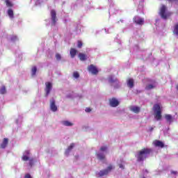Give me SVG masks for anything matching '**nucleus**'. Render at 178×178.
<instances>
[{"label":"nucleus","instance_id":"f257e3e1","mask_svg":"<svg viewBox=\"0 0 178 178\" xmlns=\"http://www.w3.org/2000/svg\"><path fill=\"white\" fill-rule=\"evenodd\" d=\"M152 152V149L149 148H143L138 152L136 158L138 162H143L144 159H147V156Z\"/></svg>","mask_w":178,"mask_h":178},{"label":"nucleus","instance_id":"f03ea898","mask_svg":"<svg viewBox=\"0 0 178 178\" xmlns=\"http://www.w3.org/2000/svg\"><path fill=\"white\" fill-rule=\"evenodd\" d=\"M166 10H168V8H166V6L162 5L160 8L159 15L161 18L164 19L165 20H166L168 17H170V16L172 15V13L166 12Z\"/></svg>","mask_w":178,"mask_h":178},{"label":"nucleus","instance_id":"7ed1b4c3","mask_svg":"<svg viewBox=\"0 0 178 178\" xmlns=\"http://www.w3.org/2000/svg\"><path fill=\"white\" fill-rule=\"evenodd\" d=\"M154 118L156 120H161L162 119V111H161V106L159 104H154Z\"/></svg>","mask_w":178,"mask_h":178},{"label":"nucleus","instance_id":"20e7f679","mask_svg":"<svg viewBox=\"0 0 178 178\" xmlns=\"http://www.w3.org/2000/svg\"><path fill=\"white\" fill-rule=\"evenodd\" d=\"M113 169H115V167H113L112 165H109L106 169L100 170L98 175L100 177H102V176H106L109 175L110 172H111Z\"/></svg>","mask_w":178,"mask_h":178},{"label":"nucleus","instance_id":"39448f33","mask_svg":"<svg viewBox=\"0 0 178 178\" xmlns=\"http://www.w3.org/2000/svg\"><path fill=\"white\" fill-rule=\"evenodd\" d=\"M45 86L46 87L44 88V91H45L44 97H47L51 93V90H52V83L51 82H46Z\"/></svg>","mask_w":178,"mask_h":178},{"label":"nucleus","instance_id":"423d86ee","mask_svg":"<svg viewBox=\"0 0 178 178\" xmlns=\"http://www.w3.org/2000/svg\"><path fill=\"white\" fill-rule=\"evenodd\" d=\"M108 102H109L110 106H111L112 108H116V106H118L120 104L119 100H118L115 97L109 99Z\"/></svg>","mask_w":178,"mask_h":178},{"label":"nucleus","instance_id":"0eeeda50","mask_svg":"<svg viewBox=\"0 0 178 178\" xmlns=\"http://www.w3.org/2000/svg\"><path fill=\"white\" fill-rule=\"evenodd\" d=\"M134 23L138 24L139 26H143L144 24V18H141L138 16H135L133 19Z\"/></svg>","mask_w":178,"mask_h":178},{"label":"nucleus","instance_id":"6e6552de","mask_svg":"<svg viewBox=\"0 0 178 178\" xmlns=\"http://www.w3.org/2000/svg\"><path fill=\"white\" fill-rule=\"evenodd\" d=\"M50 109L52 112H56V111H58V106H56L54 98L50 100Z\"/></svg>","mask_w":178,"mask_h":178},{"label":"nucleus","instance_id":"1a4fd4ad","mask_svg":"<svg viewBox=\"0 0 178 178\" xmlns=\"http://www.w3.org/2000/svg\"><path fill=\"white\" fill-rule=\"evenodd\" d=\"M88 70L92 73V74H98V69L94 65H89Z\"/></svg>","mask_w":178,"mask_h":178},{"label":"nucleus","instance_id":"9d476101","mask_svg":"<svg viewBox=\"0 0 178 178\" xmlns=\"http://www.w3.org/2000/svg\"><path fill=\"white\" fill-rule=\"evenodd\" d=\"M22 161H29V166L31 168H33V165H34V159H30V158H29V156L24 155V156H22Z\"/></svg>","mask_w":178,"mask_h":178},{"label":"nucleus","instance_id":"9b49d317","mask_svg":"<svg viewBox=\"0 0 178 178\" xmlns=\"http://www.w3.org/2000/svg\"><path fill=\"white\" fill-rule=\"evenodd\" d=\"M153 145H154V147H157L158 148H163V147H165L163 142L159 140H154Z\"/></svg>","mask_w":178,"mask_h":178},{"label":"nucleus","instance_id":"f8f14e48","mask_svg":"<svg viewBox=\"0 0 178 178\" xmlns=\"http://www.w3.org/2000/svg\"><path fill=\"white\" fill-rule=\"evenodd\" d=\"M51 22L54 26H55V24H56V11H55V10H51Z\"/></svg>","mask_w":178,"mask_h":178},{"label":"nucleus","instance_id":"ddd939ff","mask_svg":"<svg viewBox=\"0 0 178 178\" xmlns=\"http://www.w3.org/2000/svg\"><path fill=\"white\" fill-rule=\"evenodd\" d=\"M8 143H9V139L4 138L2 143L0 145V148H1L2 149L6 148V147L8 146Z\"/></svg>","mask_w":178,"mask_h":178},{"label":"nucleus","instance_id":"4468645a","mask_svg":"<svg viewBox=\"0 0 178 178\" xmlns=\"http://www.w3.org/2000/svg\"><path fill=\"white\" fill-rule=\"evenodd\" d=\"M127 86L129 88H133L134 87V79H129L127 80Z\"/></svg>","mask_w":178,"mask_h":178},{"label":"nucleus","instance_id":"2eb2a0df","mask_svg":"<svg viewBox=\"0 0 178 178\" xmlns=\"http://www.w3.org/2000/svg\"><path fill=\"white\" fill-rule=\"evenodd\" d=\"M96 156L97 159H99V161H104V159H105L106 158L105 154H104V153H96Z\"/></svg>","mask_w":178,"mask_h":178},{"label":"nucleus","instance_id":"dca6fc26","mask_svg":"<svg viewBox=\"0 0 178 178\" xmlns=\"http://www.w3.org/2000/svg\"><path fill=\"white\" fill-rule=\"evenodd\" d=\"M70 54L71 55V58H74V56L77 55V50L74 48H71L70 50Z\"/></svg>","mask_w":178,"mask_h":178},{"label":"nucleus","instance_id":"f3484780","mask_svg":"<svg viewBox=\"0 0 178 178\" xmlns=\"http://www.w3.org/2000/svg\"><path fill=\"white\" fill-rule=\"evenodd\" d=\"M165 118L168 123H172V122H173V117L170 114H166Z\"/></svg>","mask_w":178,"mask_h":178},{"label":"nucleus","instance_id":"a211bd4d","mask_svg":"<svg viewBox=\"0 0 178 178\" xmlns=\"http://www.w3.org/2000/svg\"><path fill=\"white\" fill-rule=\"evenodd\" d=\"M79 58L80 60H82V61L87 60V56L85 54L79 53Z\"/></svg>","mask_w":178,"mask_h":178},{"label":"nucleus","instance_id":"6ab92c4d","mask_svg":"<svg viewBox=\"0 0 178 178\" xmlns=\"http://www.w3.org/2000/svg\"><path fill=\"white\" fill-rule=\"evenodd\" d=\"M131 111L134 113H140V107L134 106L131 108Z\"/></svg>","mask_w":178,"mask_h":178},{"label":"nucleus","instance_id":"aec40b11","mask_svg":"<svg viewBox=\"0 0 178 178\" xmlns=\"http://www.w3.org/2000/svg\"><path fill=\"white\" fill-rule=\"evenodd\" d=\"M73 148H74V143H72L68 147L67 149H66L65 151V154L66 155H68L69 152H70Z\"/></svg>","mask_w":178,"mask_h":178},{"label":"nucleus","instance_id":"412c9836","mask_svg":"<svg viewBox=\"0 0 178 178\" xmlns=\"http://www.w3.org/2000/svg\"><path fill=\"white\" fill-rule=\"evenodd\" d=\"M108 83L112 84L113 83H119V81H118V79L113 78V76H109Z\"/></svg>","mask_w":178,"mask_h":178},{"label":"nucleus","instance_id":"4be33fe9","mask_svg":"<svg viewBox=\"0 0 178 178\" xmlns=\"http://www.w3.org/2000/svg\"><path fill=\"white\" fill-rule=\"evenodd\" d=\"M173 34L175 35H178V23L176 24L175 26H174V29H173V31H172Z\"/></svg>","mask_w":178,"mask_h":178},{"label":"nucleus","instance_id":"5701e85b","mask_svg":"<svg viewBox=\"0 0 178 178\" xmlns=\"http://www.w3.org/2000/svg\"><path fill=\"white\" fill-rule=\"evenodd\" d=\"M0 94L3 95V94H6V87L5 86H2L0 88Z\"/></svg>","mask_w":178,"mask_h":178},{"label":"nucleus","instance_id":"b1692460","mask_svg":"<svg viewBox=\"0 0 178 178\" xmlns=\"http://www.w3.org/2000/svg\"><path fill=\"white\" fill-rule=\"evenodd\" d=\"M8 16H9V17H10V19H13V17H14L13 10H12V9H8Z\"/></svg>","mask_w":178,"mask_h":178},{"label":"nucleus","instance_id":"393cba45","mask_svg":"<svg viewBox=\"0 0 178 178\" xmlns=\"http://www.w3.org/2000/svg\"><path fill=\"white\" fill-rule=\"evenodd\" d=\"M62 124L64 125V126H67V127H71V126H73V123L69 122V121H63L62 122Z\"/></svg>","mask_w":178,"mask_h":178},{"label":"nucleus","instance_id":"a878e982","mask_svg":"<svg viewBox=\"0 0 178 178\" xmlns=\"http://www.w3.org/2000/svg\"><path fill=\"white\" fill-rule=\"evenodd\" d=\"M152 88H155V86L149 84L146 86L145 90H152Z\"/></svg>","mask_w":178,"mask_h":178},{"label":"nucleus","instance_id":"bb28decb","mask_svg":"<svg viewBox=\"0 0 178 178\" xmlns=\"http://www.w3.org/2000/svg\"><path fill=\"white\" fill-rule=\"evenodd\" d=\"M6 6H8V8H12V6H13V4H12L9 0H6Z\"/></svg>","mask_w":178,"mask_h":178},{"label":"nucleus","instance_id":"cd10ccee","mask_svg":"<svg viewBox=\"0 0 178 178\" xmlns=\"http://www.w3.org/2000/svg\"><path fill=\"white\" fill-rule=\"evenodd\" d=\"M32 76H35V73H37V67H33L31 70Z\"/></svg>","mask_w":178,"mask_h":178},{"label":"nucleus","instance_id":"c85d7f7f","mask_svg":"<svg viewBox=\"0 0 178 178\" xmlns=\"http://www.w3.org/2000/svg\"><path fill=\"white\" fill-rule=\"evenodd\" d=\"M73 77H74L75 79H79V77H80V74H79V72H74L73 73Z\"/></svg>","mask_w":178,"mask_h":178},{"label":"nucleus","instance_id":"c756f323","mask_svg":"<svg viewBox=\"0 0 178 178\" xmlns=\"http://www.w3.org/2000/svg\"><path fill=\"white\" fill-rule=\"evenodd\" d=\"M77 44L78 48H81L83 47V42H81V40H78Z\"/></svg>","mask_w":178,"mask_h":178},{"label":"nucleus","instance_id":"7c9ffc66","mask_svg":"<svg viewBox=\"0 0 178 178\" xmlns=\"http://www.w3.org/2000/svg\"><path fill=\"white\" fill-rule=\"evenodd\" d=\"M56 59H57V60H60V59H62V57L60 56V54H56Z\"/></svg>","mask_w":178,"mask_h":178},{"label":"nucleus","instance_id":"2f4dec72","mask_svg":"<svg viewBox=\"0 0 178 178\" xmlns=\"http://www.w3.org/2000/svg\"><path fill=\"white\" fill-rule=\"evenodd\" d=\"M106 149H108V147L106 146H102L100 147V151H106Z\"/></svg>","mask_w":178,"mask_h":178},{"label":"nucleus","instance_id":"473e14b6","mask_svg":"<svg viewBox=\"0 0 178 178\" xmlns=\"http://www.w3.org/2000/svg\"><path fill=\"white\" fill-rule=\"evenodd\" d=\"M17 40V36H13V37L11 38V40H12V41H15V40Z\"/></svg>","mask_w":178,"mask_h":178},{"label":"nucleus","instance_id":"72a5a7b5","mask_svg":"<svg viewBox=\"0 0 178 178\" xmlns=\"http://www.w3.org/2000/svg\"><path fill=\"white\" fill-rule=\"evenodd\" d=\"M85 111H86V112H87V113L91 112V109H90V108H86L85 109Z\"/></svg>","mask_w":178,"mask_h":178},{"label":"nucleus","instance_id":"f704fd0d","mask_svg":"<svg viewBox=\"0 0 178 178\" xmlns=\"http://www.w3.org/2000/svg\"><path fill=\"white\" fill-rule=\"evenodd\" d=\"M24 178H32V177H31V175H30V174H26Z\"/></svg>","mask_w":178,"mask_h":178},{"label":"nucleus","instance_id":"c9c22d12","mask_svg":"<svg viewBox=\"0 0 178 178\" xmlns=\"http://www.w3.org/2000/svg\"><path fill=\"white\" fill-rule=\"evenodd\" d=\"M171 175H177V171L171 170Z\"/></svg>","mask_w":178,"mask_h":178},{"label":"nucleus","instance_id":"e433bc0d","mask_svg":"<svg viewBox=\"0 0 178 178\" xmlns=\"http://www.w3.org/2000/svg\"><path fill=\"white\" fill-rule=\"evenodd\" d=\"M119 166L121 169H124V165H123L122 164H120Z\"/></svg>","mask_w":178,"mask_h":178},{"label":"nucleus","instance_id":"4c0bfd02","mask_svg":"<svg viewBox=\"0 0 178 178\" xmlns=\"http://www.w3.org/2000/svg\"><path fill=\"white\" fill-rule=\"evenodd\" d=\"M25 154H26V155H30V151L26 150V151L25 152Z\"/></svg>","mask_w":178,"mask_h":178},{"label":"nucleus","instance_id":"58836bf2","mask_svg":"<svg viewBox=\"0 0 178 178\" xmlns=\"http://www.w3.org/2000/svg\"><path fill=\"white\" fill-rule=\"evenodd\" d=\"M154 130V127H150L149 128V131H152Z\"/></svg>","mask_w":178,"mask_h":178},{"label":"nucleus","instance_id":"ea45409f","mask_svg":"<svg viewBox=\"0 0 178 178\" xmlns=\"http://www.w3.org/2000/svg\"><path fill=\"white\" fill-rule=\"evenodd\" d=\"M176 89H177V91H178V84L176 86Z\"/></svg>","mask_w":178,"mask_h":178},{"label":"nucleus","instance_id":"a19ab883","mask_svg":"<svg viewBox=\"0 0 178 178\" xmlns=\"http://www.w3.org/2000/svg\"><path fill=\"white\" fill-rule=\"evenodd\" d=\"M143 178H145V177H143Z\"/></svg>","mask_w":178,"mask_h":178}]
</instances>
